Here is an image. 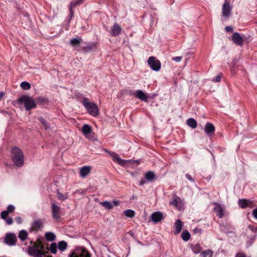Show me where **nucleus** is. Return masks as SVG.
Instances as JSON below:
<instances>
[{"instance_id":"25","label":"nucleus","mask_w":257,"mask_h":257,"mask_svg":"<svg viewBox=\"0 0 257 257\" xmlns=\"http://www.w3.org/2000/svg\"><path fill=\"white\" fill-rule=\"evenodd\" d=\"M45 237L48 241H52L55 239L56 236L52 232H47L45 234Z\"/></svg>"},{"instance_id":"46","label":"nucleus","mask_w":257,"mask_h":257,"mask_svg":"<svg viewBox=\"0 0 257 257\" xmlns=\"http://www.w3.org/2000/svg\"><path fill=\"white\" fill-rule=\"evenodd\" d=\"M225 30L227 32H231L233 31V28L230 26H227L225 27Z\"/></svg>"},{"instance_id":"30","label":"nucleus","mask_w":257,"mask_h":257,"mask_svg":"<svg viewBox=\"0 0 257 257\" xmlns=\"http://www.w3.org/2000/svg\"><path fill=\"white\" fill-rule=\"evenodd\" d=\"M81 41L82 40L80 38H74L71 40L70 44L72 46H78Z\"/></svg>"},{"instance_id":"49","label":"nucleus","mask_w":257,"mask_h":257,"mask_svg":"<svg viewBox=\"0 0 257 257\" xmlns=\"http://www.w3.org/2000/svg\"><path fill=\"white\" fill-rule=\"evenodd\" d=\"M236 257H246L245 255L242 253H238L236 255Z\"/></svg>"},{"instance_id":"47","label":"nucleus","mask_w":257,"mask_h":257,"mask_svg":"<svg viewBox=\"0 0 257 257\" xmlns=\"http://www.w3.org/2000/svg\"><path fill=\"white\" fill-rule=\"evenodd\" d=\"M252 215L257 219V208L254 209L252 212Z\"/></svg>"},{"instance_id":"7","label":"nucleus","mask_w":257,"mask_h":257,"mask_svg":"<svg viewBox=\"0 0 257 257\" xmlns=\"http://www.w3.org/2000/svg\"><path fill=\"white\" fill-rule=\"evenodd\" d=\"M51 205L52 216L54 219L58 220L61 216V208L54 202Z\"/></svg>"},{"instance_id":"45","label":"nucleus","mask_w":257,"mask_h":257,"mask_svg":"<svg viewBox=\"0 0 257 257\" xmlns=\"http://www.w3.org/2000/svg\"><path fill=\"white\" fill-rule=\"evenodd\" d=\"M186 177L190 181L194 182V180L193 179L192 177L188 174H186L185 175Z\"/></svg>"},{"instance_id":"36","label":"nucleus","mask_w":257,"mask_h":257,"mask_svg":"<svg viewBox=\"0 0 257 257\" xmlns=\"http://www.w3.org/2000/svg\"><path fill=\"white\" fill-rule=\"evenodd\" d=\"M57 246L56 243H53L50 245V250L52 253L55 254L57 252Z\"/></svg>"},{"instance_id":"11","label":"nucleus","mask_w":257,"mask_h":257,"mask_svg":"<svg viewBox=\"0 0 257 257\" xmlns=\"http://www.w3.org/2000/svg\"><path fill=\"white\" fill-rule=\"evenodd\" d=\"M238 205L242 208H245L247 207H252L254 206V203L250 200L239 199L238 200Z\"/></svg>"},{"instance_id":"52","label":"nucleus","mask_w":257,"mask_h":257,"mask_svg":"<svg viewBox=\"0 0 257 257\" xmlns=\"http://www.w3.org/2000/svg\"><path fill=\"white\" fill-rule=\"evenodd\" d=\"M197 230H200V229L196 228V229H194V231H197Z\"/></svg>"},{"instance_id":"28","label":"nucleus","mask_w":257,"mask_h":257,"mask_svg":"<svg viewBox=\"0 0 257 257\" xmlns=\"http://www.w3.org/2000/svg\"><path fill=\"white\" fill-rule=\"evenodd\" d=\"M67 246V243L64 241L59 242L58 247L61 251H64Z\"/></svg>"},{"instance_id":"5","label":"nucleus","mask_w":257,"mask_h":257,"mask_svg":"<svg viewBox=\"0 0 257 257\" xmlns=\"http://www.w3.org/2000/svg\"><path fill=\"white\" fill-rule=\"evenodd\" d=\"M25 105L26 110H29L34 108L36 106V104L34 99L29 96H24L20 100Z\"/></svg>"},{"instance_id":"21","label":"nucleus","mask_w":257,"mask_h":257,"mask_svg":"<svg viewBox=\"0 0 257 257\" xmlns=\"http://www.w3.org/2000/svg\"><path fill=\"white\" fill-rule=\"evenodd\" d=\"M82 132L86 137L88 138L89 135L92 132V127L88 124H84L82 127Z\"/></svg>"},{"instance_id":"22","label":"nucleus","mask_w":257,"mask_h":257,"mask_svg":"<svg viewBox=\"0 0 257 257\" xmlns=\"http://www.w3.org/2000/svg\"><path fill=\"white\" fill-rule=\"evenodd\" d=\"M170 204L177 207L179 210H181L183 207V203L179 198H175L173 201L170 202Z\"/></svg>"},{"instance_id":"42","label":"nucleus","mask_w":257,"mask_h":257,"mask_svg":"<svg viewBox=\"0 0 257 257\" xmlns=\"http://www.w3.org/2000/svg\"><path fill=\"white\" fill-rule=\"evenodd\" d=\"M182 57L181 56H177L173 57L172 60L176 62H179L181 61Z\"/></svg>"},{"instance_id":"13","label":"nucleus","mask_w":257,"mask_h":257,"mask_svg":"<svg viewBox=\"0 0 257 257\" xmlns=\"http://www.w3.org/2000/svg\"><path fill=\"white\" fill-rule=\"evenodd\" d=\"M119 203L120 202L118 201L114 200L112 202L105 201L100 202V204L106 209H110L112 208L114 206L118 205Z\"/></svg>"},{"instance_id":"3","label":"nucleus","mask_w":257,"mask_h":257,"mask_svg":"<svg viewBox=\"0 0 257 257\" xmlns=\"http://www.w3.org/2000/svg\"><path fill=\"white\" fill-rule=\"evenodd\" d=\"M82 102L87 111L91 115L93 116H96L98 115L99 109L96 104L90 102L87 98H83Z\"/></svg>"},{"instance_id":"38","label":"nucleus","mask_w":257,"mask_h":257,"mask_svg":"<svg viewBox=\"0 0 257 257\" xmlns=\"http://www.w3.org/2000/svg\"><path fill=\"white\" fill-rule=\"evenodd\" d=\"M9 213L7 210L3 211L1 214V217L3 219H6L7 217L9 215Z\"/></svg>"},{"instance_id":"33","label":"nucleus","mask_w":257,"mask_h":257,"mask_svg":"<svg viewBox=\"0 0 257 257\" xmlns=\"http://www.w3.org/2000/svg\"><path fill=\"white\" fill-rule=\"evenodd\" d=\"M213 254V252L211 250L208 249L205 251H203L201 255L202 257H206L209 256V257H212Z\"/></svg>"},{"instance_id":"41","label":"nucleus","mask_w":257,"mask_h":257,"mask_svg":"<svg viewBox=\"0 0 257 257\" xmlns=\"http://www.w3.org/2000/svg\"><path fill=\"white\" fill-rule=\"evenodd\" d=\"M221 78V76L220 75H218L213 78V81L218 82L220 81Z\"/></svg>"},{"instance_id":"12","label":"nucleus","mask_w":257,"mask_h":257,"mask_svg":"<svg viewBox=\"0 0 257 257\" xmlns=\"http://www.w3.org/2000/svg\"><path fill=\"white\" fill-rule=\"evenodd\" d=\"M5 242L9 245H14L16 244L17 238L15 234L9 233L7 234L5 239Z\"/></svg>"},{"instance_id":"39","label":"nucleus","mask_w":257,"mask_h":257,"mask_svg":"<svg viewBox=\"0 0 257 257\" xmlns=\"http://www.w3.org/2000/svg\"><path fill=\"white\" fill-rule=\"evenodd\" d=\"M234 67H235V63H231L229 66L230 70L232 74H235L236 73V71L234 69Z\"/></svg>"},{"instance_id":"32","label":"nucleus","mask_w":257,"mask_h":257,"mask_svg":"<svg viewBox=\"0 0 257 257\" xmlns=\"http://www.w3.org/2000/svg\"><path fill=\"white\" fill-rule=\"evenodd\" d=\"M181 237L184 241H188L190 237V234L187 231H183L181 234Z\"/></svg>"},{"instance_id":"15","label":"nucleus","mask_w":257,"mask_h":257,"mask_svg":"<svg viewBox=\"0 0 257 257\" xmlns=\"http://www.w3.org/2000/svg\"><path fill=\"white\" fill-rule=\"evenodd\" d=\"M134 95L135 97L138 98L142 101L145 102L148 101V96L147 94L141 90H137L134 93Z\"/></svg>"},{"instance_id":"48","label":"nucleus","mask_w":257,"mask_h":257,"mask_svg":"<svg viewBox=\"0 0 257 257\" xmlns=\"http://www.w3.org/2000/svg\"><path fill=\"white\" fill-rule=\"evenodd\" d=\"M15 219L18 223L20 224L22 223V219L20 217H17Z\"/></svg>"},{"instance_id":"8","label":"nucleus","mask_w":257,"mask_h":257,"mask_svg":"<svg viewBox=\"0 0 257 257\" xmlns=\"http://www.w3.org/2000/svg\"><path fill=\"white\" fill-rule=\"evenodd\" d=\"M111 156L112 157L113 159L115 162H117L119 165L122 166H124L127 162H133L134 163H136L137 164H139L140 162V161L139 160L132 161L131 160H122L121 158H120L117 155L111 154Z\"/></svg>"},{"instance_id":"9","label":"nucleus","mask_w":257,"mask_h":257,"mask_svg":"<svg viewBox=\"0 0 257 257\" xmlns=\"http://www.w3.org/2000/svg\"><path fill=\"white\" fill-rule=\"evenodd\" d=\"M44 221L41 219L35 220L32 224L30 230L37 231L38 229L43 228Z\"/></svg>"},{"instance_id":"43","label":"nucleus","mask_w":257,"mask_h":257,"mask_svg":"<svg viewBox=\"0 0 257 257\" xmlns=\"http://www.w3.org/2000/svg\"><path fill=\"white\" fill-rule=\"evenodd\" d=\"M57 197L59 199L61 200H64L66 199V197L62 194L59 192H58L57 194Z\"/></svg>"},{"instance_id":"35","label":"nucleus","mask_w":257,"mask_h":257,"mask_svg":"<svg viewBox=\"0 0 257 257\" xmlns=\"http://www.w3.org/2000/svg\"><path fill=\"white\" fill-rule=\"evenodd\" d=\"M146 179L149 181H152L155 177L154 173L153 172L150 171L146 173L145 175Z\"/></svg>"},{"instance_id":"26","label":"nucleus","mask_w":257,"mask_h":257,"mask_svg":"<svg viewBox=\"0 0 257 257\" xmlns=\"http://www.w3.org/2000/svg\"><path fill=\"white\" fill-rule=\"evenodd\" d=\"M28 235V233L26 230H22L20 231L18 236L22 241H24L27 238Z\"/></svg>"},{"instance_id":"18","label":"nucleus","mask_w":257,"mask_h":257,"mask_svg":"<svg viewBox=\"0 0 257 257\" xmlns=\"http://www.w3.org/2000/svg\"><path fill=\"white\" fill-rule=\"evenodd\" d=\"M204 131L207 135L210 136L211 134L214 132L215 127L213 124L210 122H207L205 126Z\"/></svg>"},{"instance_id":"24","label":"nucleus","mask_w":257,"mask_h":257,"mask_svg":"<svg viewBox=\"0 0 257 257\" xmlns=\"http://www.w3.org/2000/svg\"><path fill=\"white\" fill-rule=\"evenodd\" d=\"M82 3V0H78L77 1H74L70 4L69 10L70 11V16L72 17L73 16V12L72 9L74 8L76 6Z\"/></svg>"},{"instance_id":"31","label":"nucleus","mask_w":257,"mask_h":257,"mask_svg":"<svg viewBox=\"0 0 257 257\" xmlns=\"http://www.w3.org/2000/svg\"><path fill=\"white\" fill-rule=\"evenodd\" d=\"M124 214L128 217H133L135 215V212L131 209H127L124 211Z\"/></svg>"},{"instance_id":"23","label":"nucleus","mask_w":257,"mask_h":257,"mask_svg":"<svg viewBox=\"0 0 257 257\" xmlns=\"http://www.w3.org/2000/svg\"><path fill=\"white\" fill-rule=\"evenodd\" d=\"M174 228L175 234H178L181 232L182 228V222L180 220H176L174 224Z\"/></svg>"},{"instance_id":"14","label":"nucleus","mask_w":257,"mask_h":257,"mask_svg":"<svg viewBox=\"0 0 257 257\" xmlns=\"http://www.w3.org/2000/svg\"><path fill=\"white\" fill-rule=\"evenodd\" d=\"M121 30L120 26L117 23H114L111 28L110 34L112 36H117L120 34Z\"/></svg>"},{"instance_id":"27","label":"nucleus","mask_w":257,"mask_h":257,"mask_svg":"<svg viewBox=\"0 0 257 257\" xmlns=\"http://www.w3.org/2000/svg\"><path fill=\"white\" fill-rule=\"evenodd\" d=\"M187 124L192 128H195L197 126L196 121L194 118H190L188 119L187 121Z\"/></svg>"},{"instance_id":"34","label":"nucleus","mask_w":257,"mask_h":257,"mask_svg":"<svg viewBox=\"0 0 257 257\" xmlns=\"http://www.w3.org/2000/svg\"><path fill=\"white\" fill-rule=\"evenodd\" d=\"M20 85L21 87L24 90H29L31 88L30 84L26 81L22 82Z\"/></svg>"},{"instance_id":"6","label":"nucleus","mask_w":257,"mask_h":257,"mask_svg":"<svg viewBox=\"0 0 257 257\" xmlns=\"http://www.w3.org/2000/svg\"><path fill=\"white\" fill-rule=\"evenodd\" d=\"M148 63L151 68L155 71H158L161 69L160 61L154 56L150 57L148 60Z\"/></svg>"},{"instance_id":"1","label":"nucleus","mask_w":257,"mask_h":257,"mask_svg":"<svg viewBox=\"0 0 257 257\" xmlns=\"http://www.w3.org/2000/svg\"><path fill=\"white\" fill-rule=\"evenodd\" d=\"M32 246H30L28 249V253L33 257H43L46 255L47 251H44V246L41 242L39 243L31 241Z\"/></svg>"},{"instance_id":"29","label":"nucleus","mask_w":257,"mask_h":257,"mask_svg":"<svg viewBox=\"0 0 257 257\" xmlns=\"http://www.w3.org/2000/svg\"><path fill=\"white\" fill-rule=\"evenodd\" d=\"M191 248L193 252H194L196 254L199 253L202 249V247L198 244H196L194 245H192Z\"/></svg>"},{"instance_id":"2","label":"nucleus","mask_w":257,"mask_h":257,"mask_svg":"<svg viewBox=\"0 0 257 257\" xmlns=\"http://www.w3.org/2000/svg\"><path fill=\"white\" fill-rule=\"evenodd\" d=\"M12 159L17 167H22L24 164V155L21 150L17 148L14 147L11 151Z\"/></svg>"},{"instance_id":"16","label":"nucleus","mask_w":257,"mask_h":257,"mask_svg":"<svg viewBox=\"0 0 257 257\" xmlns=\"http://www.w3.org/2000/svg\"><path fill=\"white\" fill-rule=\"evenodd\" d=\"M231 8L229 2L226 1L222 6V15L223 17H227L230 15Z\"/></svg>"},{"instance_id":"50","label":"nucleus","mask_w":257,"mask_h":257,"mask_svg":"<svg viewBox=\"0 0 257 257\" xmlns=\"http://www.w3.org/2000/svg\"><path fill=\"white\" fill-rule=\"evenodd\" d=\"M4 93L3 92H0V100H1L2 98H3L4 96Z\"/></svg>"},{"instance_id":"20","label":"nucleus","mask_w":257,"mask_h":257,"mask_svg":"<svg viewBox=\"0 0 257 257\" xmlns=\"http://www.w3.org/2000/svg\"><path fill=\"white\" fill-rule=\"evenodd\" d=\"M151 218L154 222H158L162 219L163 214L160 212H155L152 214Z\"/></svg>"},{"instance_id":"10","label":"nucleus","mask_w":257,"mask_h":257,"mask_svg":"<svg viewBox=\"0 0 257 257\" xmlns=\"http://www.w3.org/2000/svg\"><path fill=\"white\" fill-rule=\"evenodd\" d=\"M231 39L236 45L240 46L243 45V39L238 33H234L232 36Z\"/></svg>"},{"instance_id":"4","label":"nucleus","mask_w":257,"mask_h":257,"mask_svg":"<svg viewBox=\"0 0 257 257\" xmlns=\"http://www.w3.org/2000/svg\"><path fill=\"white\" fill-rule=\"evenodd\" d=\"M70 257H90V253L83 247H77L71 253Z\"/></svg>"},{"instance_id":"37","label":"nucleus","mask_w":257,"mask_h":257,"mask_svg":"<svg viewBox=\"0 0 257 257\" xmlns=\"http://www.w3.org/2000/svg\"><path fill=\"white\" fill-rule=\"evenodd\" d=\"M39 121L41 122V123L44 125L46 129L48 130L49 128V125L45 119L42 117H40L39 118Z\"/></svg>"},{"instance_id":"40","label":"nucleus","mask_w":257,"mask_h":257,"mask_svg":"<svg viewBox=\"0 0 257 257\" xmlns=\"http://www.w3.org/2000/svg\"><path fill=\"white\" fill-rule=\"evenodd\" d=\"M15 209V207L12 205H10L7 207V211L10 213L13 212Z\"/></svg>"},{"instance_id":"19","label":"nucleus","mask_w":257,"mask_h":257,"mask_svg":"<svg viewBox=\"0 0 257 257\" xmlns=\"http://www.w3.org/2000/svg\"><path fill=\"white\" fill-rule=\"evenodd\" d=\"M91 170V167L90 166H84L80 168V174L82 178H85L87 175H88Z\"/></svg>"},{"instance_id":"51","label":"nucleus","mask_w":257,"mask_h":257,"mask_svg":"<svg viewBox=\"0 0 257 257\" xmlns=\"http://www.w3.org/2000/svg\"><path fill=\"white\" fill-rule=\"evenodd\" d=\"M145 183V181L144 180H142L140 182V185H143Z\"/></svg>"},{"instance_id":"17","label":"nucleus","mask_w":257,"mask_h":257,"mask_svg":"<svg viewBox=\"0 0 257 257\" xmlns=\"http://www.w3.org/2000/svg\"><path fill=\"white\" fill-rule=\"evenodd\" d=\"M215 205L214 211L216 212V215L219 218H221L223 216V209L221 205L217 203H214Z\"/></svg>"},{"instance_id":"44","label":"nucleus","mask_w":257,"mask_h":257,"mask_svg":"<svg viewBox=\"0 0 257 257\" xmlns=\"http://www.w3.org/2000/svg\"><path fill=\"white\" fill-rule=\"evenodd\" d=\"M5 219H6V223L9 225L12 224L13 222V218L11 217H9V218H6Z\"/></svg>"}]
</instances>
